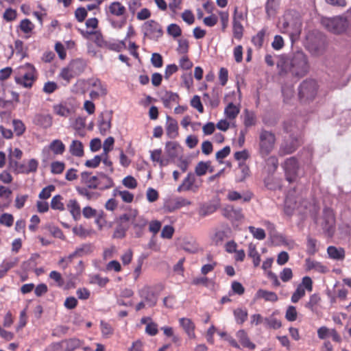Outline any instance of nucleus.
Listing matches in <instances>:
<instances>
[{
	"label": "nucleus",
	"instance_id": "nucleus-1",
	"mask_svg": "<svg viewBox=\"0 0 351 351\" xmlns=\"http://www.w3.org/2000/svg\"><path fill=\"white\" fill-rule=\"evenodd\" d=\"M277 66L280 73H289L300 78L305 76L310 69L308 58L302 51H296L291 57H280Z\"/></svg>",
	"mask_w": 351,
	"mask_h": 351
},
{
	"label": "nucleus",
	"instance_id": "nucleus-2",
	"mask_svg": "<svg viewBox=\"0 0 351 351\" xmlns=\"http://www.w3.org/2000/svg\"><path fill=\"white\" fill-rule=\"evenodd\" d=\"M38 73L35 66L30 63H25L19 66L14 81L26 88H31L38 79Z\"/></svg>",
	"mask_w": 351,
	"mask_h": 351
},
{
	"label": "nucleus",
	"instance_id": "nucleus-3",
	"mask_svg": "<svg viewBox=\"0 0 351 351\" xmlns=\"http://www.w3.org/2000/svg\"><path fill=\"white\" fill-rule=\"evenodd\" d=\"M319 85L313 79H306L298 87V97L301 103H308L314 100L317 95Z\"/></svg>",
	"mask_w": 351,
	"mask_h": 351
},
{
	"label": "nucleus",
	"instance_id": "nucleus-4",
	"mask_svg": "<svg viewBox=\"0 0 351 351\" xmlns=\"http://www.w3.org/2000/svg\"><path fill=\"white\" fill-rule=\"evenodd\" d=\"M276 138L274 133L263 129L258 136V152L262 158H265L274 150Z\"/></svg>",
	"mask_w": 351,
	"mask_h": 351
},
{
	"label": "nucleus",
	"instance_id": "nucleus-5",
	"mask_svg": "<svg viewBox=\"0 0 351 351\" xmlns=\"http://www.w3.org/2000/svg\"><path fill=\"white\" fill-rule=\"evenodd\" d=\"M321 23L327 30L334 34H341L345 32L348 27L347 19L341 16L322 18Z\"/></svg>",
	"mask_w": 351,
	"mask_h": 351
},
{
	"label": "nucleus",
	"instance_id": "nucleus-6",
	"mask_svg": "<svg viewBox=\"0 0 351 351\" xmlns=\"http://www.w3.org/2000/svg\"><path fill=\"white\" fill-rule=\"evenodd\" d=\"M88 84L90 88L89 97L92 100H97L107 95V85L99 78L89 79Z\"/></svg>",
	"mask_w": 351,
	"mask_h": 351
},
{
	"label": "nucleus",
	"instance_id": "nucleus-7",
	"mask_svg": "<svg viewBox=\"0 0 351 351\" xmlns=\"http://www.w3.org/2000/svg\"><path fill=\"white\" fill-rule=\"evenodd\" d=\"M282 167L285 171L286 180L290 183L295 182L300 167L298 160L294 156L288 158L282 164Z\"/></svg>",
	"mask_w": 351,
	"mask_h": 351
},
{
	"label": "nucleus",
	"instance_id": "nucleus-8",
	"mask_svg": "<svg viewBox=\"0 0 351 351\" xmlns=\"http://www.w3.org/2000/svg\"><path fill=\"white\" fill-rule=\"evenodd\" d=\"M202 180L197 179L195 175L192 173H188L187 176L178 186V192L193 191L196 192L202 186Z\"/></svg>",
	"mask_w": 351,
	"mask_h": 351
},
{
	"label": "nucleus",
	"instance_id": "nucleus-9",
	"mask_svg": "<svg viewBox=\"0 0 351 351\" xmlns=\"http://www.w3.org/2000/svg\"><path fill=\"white\" fill-rule=\"evenodd\" d=\"M313 280L309 276H304L302 278L301 282L297 286L293 293L291 301L297 303L306 295V291L311 292L313 290Z\"/></svg>",
	"mask_w": 351,
	"mask_h": 351
},
{
	"label": "nucleus",
	"instance_id": "nucleus-10",
	"mask_svg": "<svg viewBox=\"0 0 351 351\" xmlns=\"http://www.w3.org/2000/svg\"><path fill=\"white\" fill-rule=\"evenodd\" d=\"M322 227L328 237H332L335 233V215L334 211L330 208H325L323 210Z\"/></svg>",
	"mask_w": 351,
	"mask_h": 351
},
{
	"label": "nucleus",
	"instance_id": "nucleus-11",
	"mask_svg": "<svg viewBox=\"0 0 351 351\" xmlns=\"http://www.w3.org/2000/svg\"><path fill=\"white\" fill-rule=\"evenodd\" d=\"M145 34L151 39H158L163 35L162 26L154 20H149L143 25Z\"/></svg>",
	"mask_w": 351,
	"mask_h": 351
},
{
	"label": "nucleus",
	"instance_id": "nucleus-12",
	"mask_svg": "<svg viewBox=\"0 0 351 351\" xmlns=\"http://www.w3.org/2000/svg\"><path fill=\"white\" fill-rule=\"evenodd\" d=\"M302 144L298 137L291 136L290 140L285 141L280 147L278 154L280 156L293 153Z\"/></svg>",
	"mask_w": 351,
	"mask_h": 351
},
{
	"label": "nucleus",
	"instance_id": "nucleus-13",
	"mask_svg": "<svg viewBox=\"0 0 351 351\" xmlns=\"http://www.w3.org/2000/svg\"><path fill=\"white\" fill-rule=\"evenodd\" d=\"M75 110L73 104L69 100L62 101L53 106V112L60 117H68Z\"/></svg>",
	"mask_w": 351,
	"mask_h": 351
},
{
	"label": "nucleus",
	"instance_id": "nucleus-14",
	"mask_svg": "<svg viewBox=\"0 0 351 351\" xmlns=\"http://www.w3.org/2000/svg\"><path fill=\"white\" fill-rule=\"evenodd\" d=\"M98 127L101 134L105 135L111 128L112 119V111L105 110L102 112L98 118Z\"/></svg>",
	"mask_w": 351,
	"mask_h": 351
},
{
	"label": "nucleus",
	"instance_id": "nucleus-15",
	"mask_svg": "<svg viewBox=\"0 0 351 351\" xmlns=\"http://www.w3.org/2000/svg\"><path fill=\"white\" fill-rule=\"evenodd\" d=\"M10 165L14 166L17 173L28 174L32 172H36L38 167V162L36 159H31L28 161L27 165H19L16 161L10 160Z\"/></svg>",
	"mask_w": 351,
	"mask_h": 351
},
{
	"label": "nucleus",
	"instance_id": "nucleus-16",
	"mask_svg": "<svg viewBox=\"0 0 351 351\" xmlns=\"http://www.w3.org/2000/svg\"><path fill=\"white\" fill-rule=\"evenodd\" d=\"M98 175L93 176L91 172L83 171L80 173V182L84 187L97 189Z\"/></svg>",
	"mask_w": 351,
	"mask_h": 351
},
{
	"label": "nucleus",
	"instance_id": "nucleus-17",
	"mask_svg": "<svg viewBox=\"0 0 351 351\" xmlns=\"http://www.w3.org/2000/svg\"><path fill=\"white\" fill-rule=\"evenodd\" d=\"M138 295L149 306H154L156 304L157 298L151 287L144 286L138 291Z\"/></svg>",
	"mask_w": 351,
	"mask_h": 351
},
{
	"label": "nucleus",
	"instance_id": "nucleus-18",
	"mask_svg": "<svg viewBox=\"0 0 351 351\" xmlns=\"http://www.w3.org/2000/svg\"><path fill=\"white\" fill-rule=\"evenodd\" d=\"M132 224L136 237H141L147 225V221L143 217L138 216L133 219Z\"/></svg>",
	"mask_w": 351,
	"mask_h": 351
},
{
	"label": "nucleus",
	"instance_id": "nucleus-19",
	"mask_svg": "<svg viewBox=\"0 0 351 351\" xmlns=\"http://www.w3.org/2000/svg\"><path fill=\"white\" fill-rule=\"evenodd\" d=\"M180 326L184 329L189 339H195V325L189 318L182 317L179 319Z\"/></svg>",
	"mask_w": 351,
	"mask_h": 351
},
{
	"label": "nucleus",
	"instance_id": "nucleus-20",
	"mask_svg": "<svg viewBox=\"0 0 351 351\" xmlns=\"http://www.w3.org/2000/svg\"><path fill=\"white\" fill-rule=\"evenodd\" d=\"M305 267L306 271L314 270L315 271L321 274H325L328 271V269L326 265L309 258L305 260Z\"/></svg>",
	"mask_w": 351,
	"mask_h": 351
},
{
	"label": "nucleus",
	"instance_id": "nucleus-21",
	"mask_svg": "<svg viewBox=\"0 0 351 351\" xmlns=\"http://www.w3.org/2000/svg\"><path fill=\"white\" fill-rule=\"evenodd\" d=\"M241 345L250 350H254L256 348V345L252 342L247 335V333L244 330H239L236 334Z\"/></svg>",
	"mask_w": 351,
	"mask_h": 351
},
{
	"label": "nucleus",
	"instance_id": "nucleus-22",
	"mask_svg": "<svg viewBox=\"0 0 351 351\" xmlns=\"http://www.w3.org/2000/svg\"><path fill=\"white\" fill-rule=\"evenodd\" d=\"M179 99L178 94L171 91H166L161 97L164 106L167 108H171L173 105L178 104Z\"/></svg>",
	"mask_w": 351,
	"mask_h": 351
},
{
	"label": "nucleus",
	"instance_id": "nucleus-23",
	"mask_svg": "<svg viewBox=\"0 0 351 351\" xmlns=\"http://www.w3.org/2000/svg\"><path fill=\"white\" fill-rule=\"evenodd\" d=\"M253 197V193L250 191H247L243 194L236 191H229L227 194V199L230 201H237L242 199L243 202H249Z\"/></svg>",
	"mask_w": 351,
	"mask_h": 351
},
{
	"label": "nucleus",
	"instance_id": "nucleus-24",
	"mask_svg": "<svg viewBox=\"0 0 351 351\" xmlns=\"http://www.w3.org/2000/svg\"><path fill=\"white\" fill-rule=\"evenodd\" d=\"M97 189L104 191L114 186L113 180L104 173H98Z\"/></svg>",
	"mask_w": 351,
	"mask_h": 351
},
{
	"label": "nucleus",
	"instance_id": "nucleus-25",
	"mask_svg": "<svg viewBox=\"0 0 351 351\" xmlns=\"http://www.w3.org/2000/svg\"><path fill=\"white\" fill-rule=\"evenodd\" d=\"M166 131L167 136L171 138L176 137L178 134V122L170 116H167Z\"/></svg>",
	"mask_w": 351,
	"mask_h": 351
},
{
	"label": "nucleus",
	"instance_id": "nucleus-26",
	"mask_svg": "<svg viewBox=\"0 0 351 351\" xmlns=\"http://www.w3.org/2000/svg\"><path fill=\"white\" fill-rule=\"evenodd\" d=\"M34 123L45 129L49 128L52 125L53 118L49 114H36L34 119Z\"/></svg>",
	"mask_w": 351,
	"mask_h": 351
},
{
	"label": "nucleus",
	"instance_id": "nucleus-27",
	"mask_svg": "<svg viewBox=\"0 0 351 351\" xmlns=\"http://www.w3.org/2000/svg\"><path fill=\"white\" fill-rule=\"evenodd\" d=\"M69 65L71 66L73 73H75L78 76L85 71L87 64L84 60L77 58L73 60Z\"/></svg>",
	"mask_w": 351,
	"mask_h": 351
},
{
	"label": "nucleus",
	"instance_id": "nucleus-28",
	"mask_svg": "<svg viewBox=\"0 0 351 351\" xmlns=\"http://www.w3.org/2000/svg\"><path fill=\"white\" fill-rule=\"evenodd\" d=\"M207 171L212 173L213 171V168L210 167V161H200L199 162L195 167V173H193L195 176H203L206 174Z\"/></svg>",
	"mask_w": 351,
	"mask_h": 351
},
{
	"label": "nucleus",
	"instance_id": "nucleus-29",
	"mask_svg": "<svg viewBox=\"0 0 351 351\" xmlns=\"http://www.w3.org/2000/svg\"><path fill=\"white\" fill-rule=\"evenodd\" d=\"M69 152L75 157H82L84 154L82 143L78 140H73L69 146Z\"/></svg>",
	"mask_w": 351,
	"mask_h": 351
},
{
	"label": "nucleus",
	"instance_id": "nucleus-30",
	"mask_svg": "<svg viewBox=\"0 0 351 351\" xmlns=\"http://www.w3.org/2000/svg\"><path fill=\"white\" fill-rule=\"evenodd\" d=\"M109 12L111 14L116 16H123L126 13V8L119 1H114L110 4Z\"/></svg>",
	"mask_w": 351,
	"mask_h": 351
},
{
	"label": "nucleus",
	"instance_id": "nucleus-31",
	"mask_svg": "<svg viewBox=\"0 0 351 351\" xmlns=\"http://www.w3.org/2000/svg\"><path fill=\"white\" fill-rule=\"evenodd\" d=\"M162 149H156L150 151V158L153 162H156L159 164L160 167L167 166L169 164V160L163 158L162 156Z\"/></svg>",
	"mask_w": 351,
	"mask_h": 351
},
{
	"label": "nucleus",
	"instance_id": "nucleus-32",
	"mask_svg": "<svg viewBox=\"0 0 351 351\" xmlns=\"http://www.w3.org/2000/svg\"><path fill=\"white\" fill-rule=\"evenodd\" d=\"M81 342L77 339H70L62 341L60 346L63 351H74L75 349L80 348Z\"/></svg>",
	"mask_w": 351,
	"mask_h": 351
},
{
	"label": "nucleus",
	"instance_id": "nucleus-33",
	"mask_svg": "<svg viewBox=\"0 0 351 351\" xmlns=\"http://www.w3.org/2000/svg\"><path fill=\"white\" fill-rule=\"evenodd\" d=\"M327 253L332 259L343 260L345 258V250L342 247L337 248L335 246H329L327 248Z\"/></svg>",
	"mask_w": 351,
	"mask_h": 351
},
{
	"label": "nucleus",
	"instance_id": "nucleus-34",
	"mask_svg": "<svg viewBox=\"0 0 351 351\" xmlns=\"http://www.w3.org/2000/svg\"><path fill=\"white\" fill-rule=\"evenodd\" d=\"M49 149L55 155H62L65 152V145L59 139L53 140L49 145Z\"/></svg>",
	"mask_w": 351,
	"mask_h": 351
},
{
	"label": "nucleus",
	"instance_id": "nucleus-35",
	"mask_svg": "<svg viewBox=\"0 0 351 351\" xmlns=\"http://www.w3.org/2000/svg\"><path fill=\"white\" fill-rule=\"evenodd\" d=\"M256 296L257 298L264 299L267 302H276L278 300V297L275 292L261 289L258 290Z\"/></svg>",
	"mask_w": 351,
	"mask_h": 351
},
{
	"label": "nucleus",
	"instance_id": "nucleus-36",
	"mask_svg": "<svg viewBox=\"0 0 351 351\" xmlns=\"http://www.w3.org/2000/svg\"><path fill=\"white\" fill-rule=\"evenodd\" d=\"M34 27V24L28 19H23L19 25L20 30L27 34V38L30 36Z\"/></svg>",
	"mask_w": 351,
	"mask_h": 351
},
{
	"label": "nucleus",
	"instance_id": "nucleus-37",
	"mask_svg": "<svg viewBox=\"0 0 351 351\" xmlns=\"http://www.w3.org/2000/svg\"><path fill=\"white\" fill-rule=\"evenodd\" d=\"M223 215L230 219L235 218L239 220L243 217L241 209H234L232 206H227L223 210Z\"/></svg>",
	"mask_w": 351,
	"mask_h": 351
},
{
	"label": "nucleus",
	"instance_id": "nucleus-38",
	"mask_svg": "<svg viewBox=\"0 0 351 351\" xmlns=\"http://www.w3.org/2000/svg\"><path fill=\"white\" fill-rule=\"evenodd\" d=\"M90 189L84 186H77L76 191L79 195L84 197L88 200L97 199L98 195L95 192L90 191Z\"/></svg>",
	"mask_w": 351,
	"mask_h": 351
},
{
	"label": "nucleus",
	"instance_id": "nucleus-39",
	"mask_svg": "<svg viewBox=\"0 0 351 351\" xmlns=\"http://www.w3.org/2000/svg\"><path fill=\"white\" fill-rule=\"evenodd\" d=\"M240 112L239 108L233 103H230L226 107L224 113L229 119H234Z\"/></svg>",
	"mask_w": 351,
	"mask_h": 351
},
{
	"label": "nucleus",
	"instance_id": "nucleus-40",
	"mask_svg": "<svg viewBox=\"0 0 351 351\" xmlns=\"http://www.w3.org/2000/svg\"><path fill=\"white\" fill-rule=\"evenodd\" d=\"M266 32H267V29L265 28H263L261 30H260L252 38V43L258 49L261 48L263 45L264 38H265V36L266 34Z\"/></svg>",
	"mask_w": 351,
	"mask_h": 351
},
{
	"label": "nucleus",
	"instance_id": "nucleus-41",
	"mask_svg": "<svg viewBox=\"0 0 351 351\" xmlns=\"http://www.w3.org/2000/svg\"><path fill=\"white\" fill-rule=\"evenodd\" d=\"M248 256L253 260L254 267H258L261 263V256L256 250V245L250 243L248 247Z\"/></svg>",
	"mask_w": 351,
	"mask_h": 351
},
{
	"label": "nucleus",
	"instance_id": "nucleus-42",
	"mask_svg": "<svg viewBox=\"0 0 351 351\" xmlns=\"http://www.w3.org/2000/svg\"><path fill=\"white\" fill-rule=\"evenodd\" d=\"M233 313L235 320L239 324H243L247 319L248 313L246 309L238 308L234 311Z\"/></svg>",
	"mask_w": 351,
	"mask_h": 351
},
{
	"label": "nucleus",
	"instance_id": "nucleus-43",
	"mask_svg": "<svg viewBox=\"0 0 351 351\" xmlns=\"http://www.w3.org/2000/svg\"><path fill=\"white\" fill-rule=\"evenodd\" d=\"M256 118L254 112L248 110L244 111L243 123L246 128L252 127L256 124Z\"/></svg>",
	"mask_w": 351,
	"mask_h": 351
},
{
	"label": "nucleus",
	"instance_id": "nucleus-44",
	"mask_svg": "<svg viewBox=\"0 0 351 351\" xmlns=\"http://www.w3.org/2000/svg\"><path fill=\"white\" fill-rule=\"evenodd\" d=\"M179 144L176 142L169 141L165 145V152L170 158H175L178 156Z\"/></svg>",
	"mask_w": 351,
	"mask_h": 351
},
{
	"label": "nucleus",
	"instance_id": "nucleus-45",
	"mask_svg": "<svg viewBox=\"0 0 351 351\" xmlns=\"http://www.w3.org/2000/svg\"><path fill=\"white\" fill-rule=\"evenodd\" d=\"M17 263V261H7L4 260L0 265V278L5 276L7 272Z\"/></svg>",
	"mask_w": 351,
	"mask_h": 351
},
{
	"label": "nucleus",
	"instance_id": "nucleus-46",
	"mask_svg": "<svg viewBox=\"0 0 351 351\" xmlns=\"http://www.w3.org/2000/svg\"><path fill=\"white\" fill-rule=\"evenodd\" d=\"M321 301V298L317 293H314L309 297V300L305 304L304 306L311 311H314L319 303Z\"/></svg>",
	"mask_w": 351,
	"mask_h": 351
},
{
	"label": "nucleus",
	"instance_id": "nucleus-47",
	"mask_svg": "<svg viewBox=\"0 0 351 351\" xmlns=\"http://www.w3.org/2000/svg\"><path fill=\"white\" fill-rule=\"evenodd\" d=\"M113 195H119L125 203H131L134 200V195L128 191H119L115 189L113 191Z\"/></svg>",
	"mask_w": 351,
	"mask_h": 351
},
{
	"label": "nucleus",
	"instance_id": "nucleus-48",
	"mask_svg": "<svg viewBox=\"0 0 351 351\" xmlns=\"http://www.w3.org/2000/svg\"><path fill=\"white\" fill-rule=\"evenodd\" d=\"M317 241L315 239L308 237L307 238L306 243V253L308 255L313 256L318 252Z\"/></svg>",
	"mask_w": 351,
	"mask_h": 351
},
{
	"label": "nucleus",
	"instance_id": "nucleus-49",
	"mask_svg": "<svg viewBox=\"0 0 351 351\" xmlns=\"http://www.w3.org/2000/svg\"><path fill=\"white\" fill-rule=\"evenodd\" d=\"M76 76V74L73 73V71L69 64L66 67H64L60 73V77L67 83L70 82L71 80Z\"/></svg>",
	"mask_w": 351,
	"mask_h": 351
},
{
	"label": "nucleus",
	"instance_id": "nucleus-50",
	"mask_svg": "<svg viewBox=\"0 0 351 351\" xmlns=\"http://www.w3.org/2000/svg\"><path fill=\"white\" fill-rule=\"evenodd\" d=\"M67 208L75 218L80 215V206L76 199H70L67 204Z\"/></svg>",
	"mask_w": 351,
	"mask_h": 351
},
{
	"label": "nucleus",
	"instance_id": "nucleus-51",
	"mask_svg": "<svg viewBox=\"0 0 351 351\" xmlns=\"http://www.w3.org/2000/svg\"><path fill=\"white\" fill-rule=\"evenodd\" d=\"M100 328L102 336L104 338H109L114 332V329L112 326L104 320L100 322Z\"/></svg>",
	"mask_w": 351,
	"mask_h": 351
},
{
	"label": "nucleus",
	"instance_id": "nucleus-52",
	"mask_svg": "<svg viewBox=\"0 0 351 351\" xmlns=\"http://www.w3.org/2000/svg\"><path fill=\"white\" fill-rule=\"evenodd\" d=\"M233 36L240 40L243 34V27L240 21H232Z\"/></svg>",
	"mask_w": 351,
	"mask_h": 351
},
{
	"label": "nucleus",
	"instance_id": "nucleus-53",
	"mask_svg": "<svg viewBox=\"0 0 351 351\" xmlns=\"http://www.w3.org/2000/svg\"><path fill=\"white\" fill-rule=\"evenodd\" d=\"M62 197L60 195L53 196L51 200V207L53 210L62 211L64 210V206L62 203Z\"/></svg>",
	"mask_w": 351,
	"mask_h": 351
},
{
	"label": "nucleus",
	"instance_id": "nucleus-54",
	"mask_svg": "<svg viewBox=\"0 0 351 351\" xmlns=\"http://www.w3.org/2000/svg\"><path fill=\"white\" fill-rule=\"evenodd\" d=\"M12 126L14 132L17 136H20L23 134L25 131V125L21 120L14 119L12 121Z\"/></svg>",
	"mask_w": 351,
	"mask_h": 351
},
{
	"label": "nucleus",
	"instance_id": "nucleus-55",
	"mask_svg": "<svg viewBox=\"0 0 351 351\" xmlns=\"http://www.w3.org/2000/svg\"><path fill=\"white\" fill-rule=\"evenodd\" d=\"M52 174H61L65 169V163L62 161H54L50 165Z\"/></svg>",
	"mask_w": 351,
	"mask_h": 351
},
{
	"label": "nucleus",
	"instance_id": "nucleus-56",
	"mask_svg": "<svg viewBox=\"0 0 351 351\" xmlns=\"http://www.w3.org/2000/svg\"><path fill=\"white\" fill-rule=\"evenodd\" d=\"M250 232L253 235V237L258 240H263L266 237V234L265 230L263 228H255L254 226L248 227Z\"/></svg>",
	"mask_w": 351,
	"mask_h": 351
},
{
	"label": "nucleus",
	"instance_id": "nucleus-57",
	"mask_svg": "<svg viewBox=\"0 0 351 351\" xmlns=\"http://www.w3.org/2000/svg\"><path fill=\"white\" fill-rule=\"evenodd\" d=\"M47 228L53 237L60 239L63 241L66 239V237L60 228L49 225Z\"/></svg>",
	"mask_w": 351,
	"mask_h": 351
},
{
	"label": "nucleus",
	"instance_id": "nucleus-58",
	"mask_svg": "<svg viewBox=\"0 0 351 351\" xmlns=\"http://www.w3.org/2000/svg\"><path fill=\"white\" fill-rule=\"evenodd\" d=\"M265 162L269 171L274 172L278 167V159L276 156H271L268 157L266 159Z\"/></svg>",
	"mask_w": 351,
	"mask_h": 351
},
{
	"label": "nucleus",
	"instance_id": "nucleus-59",
	"mask_svg": "<svg viewBox=\"0 0 351 351\" xmlns=\"http://www.w3.org/2000/svg\"><path fill=\"white\" fill-rule=\"evenodd\" d=\"M168 34L173 38L179 37L182 35V29L180 27L175 23L170 24L167 29Z\"/></svg>",
	"mask_w": 351,
	"mask_h": 351
},
{
	"label": "nucleus",
	"instance_id": "nucleus-60",
	"mask_svg": "<svg viewBox=\"0 0 351 351\" xmlns=\"http://www.w3.org/2000/svg\"><path fill=\"white\" fill-rule=\"evenodd\" d=\"M178 46L177 48V51L180 54L186 55L189 49V41L186 39L181 38L178 40Z\"/></svg>",
	"mask_w": 351,
	"mask_h": 351
},
{
	"label": "nucleus",
	"instance_id": "nucleus-61",
	"mask_svg": "<svg viewBox=\"0 0 351 351\" xmlns=\"http://www.w3.org/2000/svg\"><path fill=\"white\" fill-rule=\"evenodd\" d=\"M56 189V187L54 185L50 184L47 186L43 188L40 193L38 195V197L41 199H49L51 195V193L54 191Z\"/></svg>",
	"mask_w": 351,
	"mask_h": 351
},
{
	"label": "nucleus",
	"instance_id": "nucleus-62",
	"mask_svg": "<svg viewBox=\"0 0 351 351\" xmlns=\"http://www.w3.org/2000/svg\"><path fill=\"white\" fill-rule=\"evenodd\" d=\"M122 184L130 189H134L138 185L136 180L132 176H128L124 178L122 180Z\"/></svg>",
	"mask_w": 351,
	"mask_h": 351
},
{
	"label": "nucleus",
	"instance_id": "nucleus-63",
	"mask_svg": "<svg viewBox=\"0 0 351 351\" xmlns=\"http://www.w3.org/2000/svg\"><path fill=\"white\" fill-rule=\"evenodd\" d=\"M14 223V217L10 213H3L0 216V224L11 227Z\"/></svg>",
	"mask_w": 351,
	"mask_h": 351
},
{
	"label": "nucleus",
	"instance_id": "nucleus-64",
	"mask_svg": "<svg viewBox=\"0 0 351 351\" xmlns=\"http://www.w3.org/2000/svg\"><path fill=\"white\" fill-rule=\"evenodd\" d=\"M230 153V146H226L216 153V160L220 163H223V160L226 158Z\"/></svg>",
	"mask_w": 351,
	"mask_h": 351
}]
</instances>
